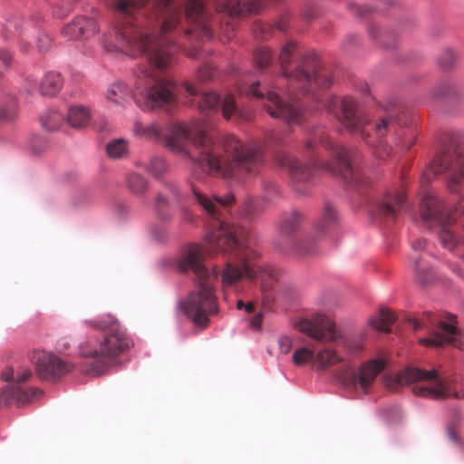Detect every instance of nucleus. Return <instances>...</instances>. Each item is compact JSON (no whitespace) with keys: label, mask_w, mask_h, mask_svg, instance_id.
Listing matches in <instances>:
<instances>
[{"label":"nucleus","mask_w":464,"mask_h":464,"mask_svg":"<svg viewBox=\"0 0 464 464\" xmlns=\"http://www.w3.org/2000/svg\"><path fill=\"white\" fill-rule=\"evenodd\" d=\"M171 63L164 68H158L155 65L142 66L139 69L133 99L137 106L142 110H154L164 108L171 110L177 104L176 86L170 81L160 76V72L168 69Z\"/></svg>","instance_id":"obj_10"},{"label":"nucleus","mask_w":464,"mask_h":464,"mask_svg":"<svg viewBox=\"0 0 464 464\" xmlns=\"http://www.w3.org/2000/svg\"><path fill=\"white\" fill-rule=\"evenodd\" d=\"M129 97V91L122 82L112 84L107 92V99L115 104H122Z\"/></svg>","instance_id":"obj_35"},{"label":"nucleus","mask_w":464,"mask_h":464,"mask_svg":"<svg viewBox=\"0 0 464 464\" xmlns=\"http://www.w3.org/2000/svg\"><path fill=\"white\" fill-rule=\"evenodd\" d=\"M255 59L256 65L260 69H265L269 66L272 62V53L266 46L259 47L255 53Z\"/></svg>","instance_id":"obj_43"},{"label":"nucleus","mask_w":464,"mask_h":464,"mask_svg":"<svg viewBox=\"0 0 464 464\" xmlns=\"http://www.w3.org/2000/svg\"><path fill=\"white\" fill-rule=\"evenodd\" d=\"M314 361L312 362V367L315 371H324L344 361L343 357L338 355L336 351L331 348L320 350L316 355L314 354Z\"/></svg>","instance_id":"obj_25"},{"label":"nucleus","mask_w":464,"mask_h":464,"mask_svg":"<svg viewBox=\"0 0 464 464\" xmlns=\"http://www.w3.org/2000/svg\"><path fill=\"white\" fill-rule=\"evenodd\" d=\"M451 269L458 276L464 279V271L459 269L457 265L452 266Z\"/></svg>","instance_id":"obj_56"},{"label":"nucleus","mask_w":464,"mask_h":464,"mask_svg":"<svg viewBox=\"0 0 464 464\" xmlns=\"http://www.w3.org/2000/svg\"><path fill=\"white\" fill-rule=\"evenodd\" d=\"M296 53V43L290 41L283 45L278 56L283 77H279L277 81L287 82V91L290 94L295 91L302 94L312 93L316 87L322 90L328 89L332 83L329 72L321 65L314 53L304 55L294 72L286 69Z\"/></svg>","instance_id":"obj_9"},{"label":"nucleus","mask_w":464,"mask_h":464,"mask_svg":"<svg viewBox=\"0 0 464 464\" xmlns=\"http://www.w3.org/2000/svg\"><path fill=\"white\" fill-rule=\"evenodd\" d=\"M458 59L457 53L451 48L442 50L438 57V64L442 70L452 68Z\"/></svg>","instance_id":"obj_41"},{"label":"nucleus","mask_w":464,"mask_h":464,"mask_svg":"<svg viewBox=\"0 0 464 464\" xmlns=\"http://www.w3.org/2000/svg\"><path fill=\"white\" fill-rule=\"evenodd\" d=\"M5 37L13 42L22 53L32 49V40L36 37V47L40 53L50 50L53 44L51 36L39 29L32 21H25L20 15L8 19L5 24Z\"/></svg>","instance_id":"obj_15"},{"label":"nucleus","mask_w":464,"mask_h":464,"mask_svg":"<svg viewBox=\"0 0 464 464\" xmlns=\"http://www.w3.org/2000/svg\"><path fill=\"white\" fill-rule=\"evenodd\" d=\"M32 147H33V150H34L36 153H39V152L42 150V149H38V148L36 147V144H34V142L32 144Z\"/></svg>","instance_id":"obj_61"},{"label":"nucleus","mask_w":464,"mask_h":464,"mask_svg":"<svg viewBox=\"0 0 464 464\" xmlns=\"http://www.w3.org/2000/svg\"><path fill=\"white\" fill-rule=\"evenodd\" d=\"M216 72L212 64L207 63L198 68L197 72V81L198 82H206L215 77Z\"/></svg>","instance_id":"obj_45"},{"label":"nucleus","mask_w":464,"mask_h":464,"mask_svg":"<svg viewBox=\"0 0 464 464\" xmlns=\"http://www.w3.org/2000/svg\"><path fill=\"white\" fill-rule=\"evenodd\" d=\"M244 306H245V304H244V302H243L242 300L237 301V307L238 309H241V308H243Z\"/></svg>","instance_id":"obj_60"},{"label":"nucleus","mask_w":464,"mask_h":464,"mask_svg":"<svg viewBox=\"0 0 464 464\" xmlns=\"http://www.w3.org/2000/svg\"><path fill=\"white\" fill-rule=\"evenodd\" d=\"M337 220V213L333 205L325 203L323 210L322 220L316 227L318 233L325 232Z\"/></svg>","instance_id":"obj_33"},{"label":"nucleus","mask_w":464,"mask_h":464,"mask_svg":"<svg viewBox=\"0 0 464 464\" xmlns=\"http://www.w3.org/2000/svg\"><path fill=\"white\" fill-rule=\"evenodd\" d=\"M294 326L314 341L324 343L337 342L345 353L350 355L360 354L364 349L362 335L338 334L334 323L321 314L302 318L295 323Z\"/></svg>","instance_id":"obj_13"},{"label":"nucleus","mask_w":464,"mask_h":464,"mask_svg":"<svg viewBox=\"0 0 464 464\" xmlns=\"http://www.w3.org/2000/svg\"><path fill=\"white\" fill-rule=\"evenodd\" d=\"M341 122L351 133H359L362 139L375 150V154L384 160L392 153L385 137L394 135L396 145L410 150L416 140L411 128L408 126V119L399 110L386 111L373 121L359 111L356 102L351 97H343L341 102Z\"/></svg>","instance_id":"obj_4"},{"label":"nucleus","mask_w":464,"mask_h":464,"mask_svg":"<svg viewBox=\"0 0 464 464\" xmlns=\"http://www.w3.org/2000/svg\"><path fill=\"white\" fill-rule=\"evenodd\" d=\"M130 190L137 195H142L149 188L148 180L140 174H130L128 178Z\"/></svg>","instance_id":"obj_39"},{"label":"nucleus","mask_w":464,"mask_h":464,"mask_svg":"<svg viewBox=\"0 0 464 464\" xmlns=\"http://www.w3.org/2000/svg\"><path fill=\"white\" fill-rule=\"evenodd\" d=\"M452 158L453 156L449 152H443L437 155L432 163L424 171L423 179L430 181L432 178L443 173L450 168Z\"/></svg>","instance_id":"obj_27"},{"label":"nucleus","mask_w":464,"mask_h":464,"mask_svg":"<svg viewBox=\"0 0 464 464\" xmlns=\"http://www.w3.org/2000/svg\"><path fill=\"white\" fill-rule=\"evenodd\" d=\"M274 26L276 27L280 31H285L286 29V21L282 19V20L278 21L277 23H276Z\"/></svg>","instance_id":"obj_55"},{"label":"nucleus","mask_w":464,"mask_h":464,"mask_svg":"<svg viewBox=\"0 0 464 464\" xmlns=\"http://www.w3.org/2000/svg\"><path fill=\"white\" fill-rule=\"evenodd\" d=\"M33 377L32 371L26 366H20L16 370L7 365L1 372L0 378L5 382H12L0 390V407L9 405L15 401L18 406L24 405L35 397L40 390L36 388H24L23 383Z\"/></svg>","instance_id":"obj_17"},{"label":"nucleus","mask_w":464,"mask_h":464,"mask_svg":"<svg viewBox=\"0 0 464 464\" xmlns=\"http://www.w3.org/2000/svg\"><path fill=\"white\" fill-rule=\"evenodd\" d=\"M155 208L158 217L163 220L168 221L171 218L170 201L164 193H159L156 197Z\"/></svg>","instance_id":"obj_37"},{"label":"nucleus","mask_w":464,"mask_h":464,"mask_svg":"<svg viewBox=\"0 0 464 464\" xmlns=\"http://www.w3.org/2000/svg\"><path fill=\"white\" fill-rule=\"evenodd\" d=\"M427 242L423 238H418L411 243V251L409 259L415 273V280L422 285L431 283L435 274L430 265V254L426 251Z\"/></svg>","instance_id":"obj_21"},{"label":"nucleus","mask_w":464,"mask_h":464,"mask_svg":"<svg viewBox=\"0 0 464 464\" xmlns=\"http://www.w3.org/2000/svg\"><path fill=\"white\" fill-rule=\"evenodd\" d=\"M206 250L199 245H188L182 253L179 269L181 272L191 270L198 284L187 300L182 304L186 315L198 327L207 328L209 317L218 312V299L214 289L208 283L211 274L204 264Z\"/></svg>","instance_id":"obj_7"},{"label":"nucleus","mask_w":464,"mask_h":464,"mask_svg":"<svg viewBox=\"0 0 464 464\" xmlns=\"http://www.w3.org/2000/svg\"><path fill=\"white\" fill-rule=\"evenodd\" d=\"M253 212V205L252 202L248 201L246 203L245 208H244V215L246 218H249L252 215Z\"/></svg>","instance_id":"obj_54"},{"label":"nucleus","mask_w":464,"mask_h":464,"mask_svg":"<svg viewBox=\"0 0 464 464\" xmlns=\"http://www.w3.org/2000/svg\"><path fill=\"white\" fill-rule=\"evenodd\" d=\"M140 166L154 177H160L169 169L168 163L160 156H152L147 161H141Z\"/></svg>","instance_id":"obj_32"},{"label":"nucleus","mask_w":464,"mask_h":464,"mask_svg":"<svg viewBox=\"0 0 464 464\" xmlns=\"http://www.w3.org/2000/svg\"><path fill=\"white\" fill-rule=\"evenodd\" d=\"M409 322L414 331L425 328L430 332L429 337L419 340L421 345L440 348L450 344L462 349V341L459 338V332L452 323H445L430 312L423 313L421 319L412 318L409 319Z\"/></svg>","instance_id":"obj_16"},{"label":"nucleus","mask_w":464,"mask_h":464,"mask_svg":"<svg viewBox=\"0 0 464 464\" xmlns=\"http://www.w3.org/2000/svg\"><path fill=\"white\" fill-rule=\"evenodd\" d=\"M63 85V80L60 73L55 72H47L43 78L39 90L43 96H54Z\"/></svg>","instance_id":"obj_26"},{"label":"nucleus","mask_w":464,"mask_h":464,"mask_svg":"<svg viewBox=\"0 0 464 464\" xmlns=\"http://www.w3.org/2000/svg\"><path fill=\"white\" fill-rule=\"evenodd\" d=\"M28 82H32V86L29 88V92H32L36 88V81L34 79L28 78Z\"/></svg>","instance_id":"obj_59"},{"label":"nucleus","mask_w":464,"mask_h":464,"mask_svg":"<svg viewBox=\"0 0 464 464\" xmlns=\"http://www.w3.org/2000/svg\"><path fill=\"white\" fill-rule=\"evenodd\" d=\"M244 308L247 313H252L255 310V305L252 302H248L247 304H245Z\"/></svg>","instance_id":"obj_58"},{"label":"nucleus","mask_w":464,"mask_h":464,"mask_svg":"<svg viewBox=\"0 0 464 464\" xmlns=\"http://www.w3.org/2000/svg\"><path fill=\"white\" fill-rule=\"evenodd\" d=\"M453 92V87L449 82H442L440 83L435 89H434V96L436 97H444L449 96Z\"/></svg>","instance_id":"obj_47"},{"label":"nucleus","mask_w":464,"mask_h":464,"mask_svg":"<svg viewBox=\"0 0 464 464\" xmlns=\"http://www.w3.org/2000/svg\"><path fill=\"white\" fill-rule=\"evenodd\" d=\"M28 359L35 366L39 378L44 380L54 381L72 369L69 362L45 351L34 350L28 353Z\"/></svg>","instance_id":"obj_19"},{"label":"nucleus","mask_w":464,"mask_h":464,"mask_svg":"<svg viewBox=\"0 0 464 464\" xmlns=\"http://www.w3.org/2000/svg\"><path fill=\"white\" fill-rule=\"evenodd\" d=\"M221 108L223 116L227 120H230L232 117L242 121L250 120L249 113L244 112L243 111L238 109L235 101V97L232 94H227L224 98Z\"/></svg>","instance_id":"obj_31"},{"label":"nucleus","mask_w":464,"mask_h":464,"mask_svg":"<svg viewBox=\"0 0 464 464\" xmlns=\"http://www.w3.org/2000/svg\"><path fill=\"white\" fill-rule=\"evenodd\" d=\"M268 0H188L185 15L191 28L186 31L196 39L202 41L214 37L215 27L222 26L223 20H228L246 14L259 12Z\"/></svg>","instance_id":"obj_6"},{"label":"nucleus","mask_w":464,"mask_h":464,"mask_svg":"<svg viewBox=\"0 0 464 464\" xmlns=\"http://www.w3.org/2000/svg\"><path fill=\"white\" fill-rule=\"evenodd\" d=\"M86 324L94 329L105 331L103 339L97 347H91L88 343L80 345L81 354L90 359V362H86L85 372L98 376L133 343L120 322L111 315L101 320L88 321Z\"/></svg>","instance_id":"obj_8"},{"label":"nucleus","mask_w":464,"mask_h":464,"mask_svg":"<svg viewBox=\"0 0 464 464\" xmlns=\"http://www.w3.org/2000/svg\"><path fill=\"white\" fill-rule=\"evenodd\" d=\"M213 276L217 278L218 277V272L214 271Z\"/></svg>","instance_id":"obj_64"},{"label":"nucleus","mask_w":464,"mask_h":464,"mask_svg":"<svg viewBox=\"0 0 464 464\" xmlns=\"http://www.w3.org/2000/svg\"><path fill=\"white\" fill-rule=\"evenodd\" d=\"M273 29L272 24L265 22H256L253 28L256 37L259 40H266L270 37Z\"/></svg>","instance_id":"obj_44"},{"label":"nucleus","mask_w":464,"mask_h":464,"mask_svg":"<svg viewBox=\"0 0 464 464\" xmlns=\"http://www.w3.org/2000/svg\"><path fill=\"white\" fill-rule=\"evenodd\" d=\"M117 18L102 39L109 53L143 54L148 63L164 68L176 52L165 34L176 28L182 13L174 0H105Z\"/></svg>","instance_id":"obj_1"},{"label":"nucleus","mask_w":464,"mask_h":464,"mask_svg":"<svg viewBox=\"0 0 464 464\" xmlns=\"http://www.w3.org/2000/svg\"><path fill=\"white\" fill-rule=\"evenodd\" d=\"M350 8L355 14L361 17L366 16L373 11L372 8L366 5H351Z\"/></svg>","instance_id":"obj_50"},{"label":"nucleus","mask_w":464,"mask_h":464,"mask_svg":"<svg viewBox=\"0 0 464 464\" xmlns=\"http://www.w3.org/2000/svg\"><path fill=\"white\" fill-rule=\"evenodd\" d=\"M464 211V196L457 202L453 212H446L443 200L433 192H427L420 200V212L424 223L440 228L441 245L450 250L455 248L460 239L455 236L450 226L457 220L458 214Z\"/></svg>","instance_id":"obj_12"},{"label":"nucleus","mask_w":464,"mask_h":464,"mask_svg":"<svg viewBox=\"0 0 464 464\" xmlns=\"http://www.w3.org/2000/svg\"><path fill=\"white\" fill-rule=\"evenodd\" d=\"M240 94L249 98L266 99V111L274 118L282 119L287 123H300L304 117V109L299 102L290 101L284 102L280 98L283 92L277 83H261L257 81L244 80L238 85Z\"/></svg>","instance_id":"obj_14"},{"label":"nucleus","mask_w":464,"mask_h":464,"mask_svg":"<svg viewBox=\"0 0 464 464\" xmlns=\"http://www.w3.org/2000/svg\"><path fill=\"white\" fill-rule=\"evenodd\" d=\"M12 63V55L5 49L0 48V75L10 66Z\"/></svg>","instance_id":"obj_46"},{"label":"nucleus","mask_w":464,"mask_h":464,"mask_svg":"<svg viewBox=\"0 0 464 464\" xmlns=\"http://www.w3.org/2000/svg\"><path fill=\"white\" fill-rule=\"evenodd\" d=\"M188 55L194 59H200L202 57V52L199 49L193 47V49L188 53Z\"/></svg>","instance_id":"obj_53"},{"label":"nucleus","mask_w":464,"mask_h":464,"mask_svg":"<svg viewBox=\"0 0 464 464\" xmlns=\"http://www.w3.org/2000/svg\"><path fill=\"white\" fill-rule=\"evenodd\" d=\"M263 315L262 314H257L254 315L250 321V326L254 329H259L262 324Z\"/></svg>","instance_id":"obj_51"},{"label":"nucleus","mask_w":464,"mask_h":464,"mask_svg":"<svg viewBox=\"0 0 464 464\" xmlns=\"http://www.w3.org/2000/svg\"><path fill=\"white\" fill-rule=\"evenodd\" d=\"M314 353L308 348H299L293 354V362L296 366L304 365L314 361Z\"/></svg>","instance_id":"obj_42"},{"label":"nucleus","mask_w":464,"mask_h":464,"mask_svg":"<svg viewBox=\"0 0 464 464\" xmlns=\"http://www.w3.org/2000/svg\"><path fill=\"white\" fill-rule=\"evenodd\" d=\"M453 380L449 376H441L436 370H421L415 367H407L398 372L394 377L387 379L386 386L392 392H397L403 385H410L419 382L412 388V392L417 396L430 398L435 400L447 399L453 397L455 399L464 398L457 391H452Z\"/></svg>","instance_id":"obj_11"},{"label":"nucleus","mask_w":464,"mask_h":464,"mask_svg":"<svg viewBox=\"0 0 464 464\" xmlns=\"http://www.w3.org/2000/svg\"><path fill=\"white\" fill-rule=\"evenodd\" d=\"M368 31H369L370 36L373 40L377 41L380 44H382V46L387 47V48L392 47V44L389 43H386V41H385L386 38L391 39V40L394 39V35L392 33L384 32V31L381 30L378 25L373 24L369 25Z\"/></svg>","instance_id":"obj_40"},{"label":"nucleus","mask_w":464,"mask_h":464,"mask_svg":"<svg viewBox=\"0 0 464 464\" xmlns=\"http://www.w3.org/2000/svg\"><path fill=\"white\" fill-rule=\"evenodd\" d=\"M278 191L277 187L275 184H268L266 187V197L270 199L273 194H276Z\"/></svg>","instance_id":"obj_52"},{"label":"nucleus","mask_w":464,"mask_h":464,"mask_svg":"<svg viewBox=\"0 0 464 464\" xmlns=\"http://www.w3.org/2000/svg\"><path fill=\"white\" fill-rule=\"evenodd\" d=\"M106 151L111 159H120L129 152L128 142L123 139L110 141L106 146Z\"/></svg>","instance_id":"obj_36"},{"label":"nucleus","mask_w":464,"mask_h":464,"mask_svg":"<svg viewBox=\"0 0 464 464\" xmlns=\"http://www.w3.org/2000/svg\"><path fill=\"white\" fill-rule=\"evenodd\" d=\"M198 203L214 219L213 229L208 234L207 241L214 253H228L229 257L221 273L224 286H232L246 278L254 281L265 276L276 277L275 269L263 261L260 253L245 245L247 228L245 226L227 225L221 219V208L234 201L233 195L211 198L193 188Z\"/></svg>","instance_id":"obj_3"},{"label":"nucleus","mask_w":464,"mask_h":464,"mask_svg":"<svg viewBox=\"0 0 464 464\" xmlns=\"http://www.w3.org/2000/svg\"><path fill=\"white\" fill-rule=\"evenodd\" d=\"M319 143L330 151L331 160L322 161L314 158L309 162H304L285 157L280 161L282 166H287L294 188L297 193L304 194L305 192L300 186L311 179L316 169H322L334 176H339L350 184L363 183L361 171L352 166L351 152L343 146L335 145L330 140L324 127H317L310 131L304 143L305 150L314 151Z\"/></svg>","instance_id":"obj_5"},{"label":"nucleus","mask_w":464,"mask_h":464,"mask_svg":"<svg viewBox=\"0 0 464 464\" xmlns=\"http://www.w3.org/2000/svg\"><path fill=\"white\" fill-rule=\"evenodd\" d=\"M278 345L280 352L284 354H287L292 348V340L287 336H281L278 339Z\"/></svg>","instance_id":"obj_49"},{"label":"nucleus","mask_w":464,"mask_h":464,"mask_svg":"<svg viewBox=\"0 0 464 464\" xmlns=\"http://www.w3.org/2000/svg\"><path fill=\"white\" fill-rule=\"evenodd\" d=\"M384 367L385 362L382 359H373L362 364L358 373L352 372L351 375L347 376L344 372H340L338 379L344 385L360 386L364 393H368L370 387Z\"/></svg>","instance_id":"obj_20"},{"label":"nucleus","mask_w":464,"mask_h":464,"mask_svg":"<svg viewBox=\"0 0 464 464\" xmlns=\"http://www.w3.org/2000/svg\"><path fill=\"white\" fill-rule=\"evenodd\" d=\"M453 153L459 170L450 176L448 188L451 192H457L459 184L464 179V150L459 147Z\"/></svg>","instance_id":"obj_30"},{"label":"nucleus","mask_w":464,"mask_h":464,"mask_svg":"<svg viewBox=\"0 0 464 464\" xmlns=\"http://www.w3.org/2000/svg\"><path fill=\"white\" fill-rule=\"evenodd\" d=\"M17 116L16 101L11 97L6 103L0 104V124L10 122Z\"/></svg>","instance_id":"obj_38"},{"label":"nucleus","mask_w":464,"mask_h":464,"mask_svg":"<svg viewBox=\"0 0 464 464\" xmlns=\"http://www.w3.org/2000/svg\"><path fill=\"white\" fill-rule=\"evenodd\" d=\"M448 435L450 437V439L454 441V442H457L458 441V436H457V433L451 430V429H449L448 430Z\"/></svg>","instance_id":"obj_57"},{"label":"nucleus","mask_w":464,"mask_h":464,"mask_svg":"<svg viewBox=\"0 0 464 464\" xmlns=\"http://www.w3.org/2000/svg\"><path fill=\"white\" fill-rule=\"evenodd\" d=\"M165 189L166 192L170 195L172 200H179V192L176 183L172 181L165 182Z\"/></svg>","instance_id":"obj_48"},{"label":"nucleus","mask_w":464,"mask_h":464,"mask_svg":"<svg viewBox=\"0 0 464 464\" xmlns=\"http://www.w3.org/2000/svg\"><path fill=\"white\" fill-rule=\"evenodd\" d=\"M404 188L391 189L385 192L382 200L376 208V214L387 221H394L408 209Z\"/></svg>","instance_id":"obj_22"},{"label":"nucleus","mask_w":464,"mask_h":464,"mask_svg":"<svg viewBox=\"0 0 464 464\" xmlns=\"http://www.w3.org/2000/svg\"><path fill=\"white\" fill-rule=\"evenodd\" d=\"M64 116L57 111H50L41 116L42 126L48 131L56 130L63 123Z\"/></svg>","instance_id":"obj_34"},{"label":"nucleus","mask_w":464,"mask_h":464,"mask_svg":"<svg viewBox=\"0 0 464 464\" xmlns=\"http://www.w3.org/2000/svg\"><path fill=\"white\" fill-rule=\"evenodd\" d=\"M133 132L136 136L162 142L170 151L190 159L204 172L213 176L251 177L259 173L264 160L258 147L245 146L232 135L225 137L222 143H217L209 134L200 131L194 135L181 123L161 127L155 121L149 124L136 121Z\"/></svg>","instance_id":"obj_2"},{"label":"nucleus","mask_w":464,"mask_h":464,"mask_svg":"<svg viewBox=\"0 0 464 464\" xmlns=\"http://www.w3.org/2000/svg\"><path fill=\"white\" fill-rule=\"evenodd\" d=\"M326 109H327L328 111H332L331 104H327V105H326Z\"/></svg>","instance_id":"obj_63"},{"label":"nucleus","mask_w":464,"mask_h":464,"mask_svg":"<svg viewBox=\"0 0 464 464\" xmlns=\"http://www.w3.org/2000/svg\"><path fill=\"white\" fill-rule=\"evenodd\" d=\"M395 320L396 317L392 311L386 308H381L378 314L371 318L369 323L375 330L388 334L391 332L390 326Z\"/></svg>","instance_id":"obj_29"},{"label":"nucleus","mask_w":464,"mask_h":464,"mask_svg":"<svg viewBox=\"0 0 464 464\" xmlns=\"http://www.w3.org/2000/svg\"><path fill=\"white\" fill-rule=\"evenodd\" d=\"M347 41H354L355 40V37L354 36H348L346 38Z\"/></svg>","instance_id":"obj_62"},{"label":"nucleus","mask_w":464,"mask_h":464,"mask_svg":"<svg viewBox=\"0 0 464 464\" xmlns=\"http://www.w3.org/2000/svg\"><path fill=\"white\" fill-rule=\"evenodd\" d=\"M91 119V112L84 106L71 107L67 114V121L72 128H84Z\"/></svg>","instance_id":"obj_28"},{"label":"nucleus","mask_w":464,"mask_h":464,"mask_svg":"<svg viewBox=\"0 0 464 464\" xmlns=\"http://www.w3.org/2000/svg\"><path fill=\"white\" fill-rule=\"evenodd\" d=\"M302 219V214L297 210L282 215L278 225L282 242L278 241L276 244L278 250L285 253L293 252L298 256H308L314 253L315 245L311 239L299 238L295 235Z\"/></svg>","instance_id":"obj_18"},{"label":"nucleus","mask_w":464,"mask_h":464,"mask_svg":"<svg viewBox=\"0 0 464 464\" xmlns=\"http://www.w3.org/2000/svg\"><path fill=\"white\" fill-rule=\"evenodd\" d=\"M185 91L188 95L196 97L199 95L198 102V108L204 113L211 112L216 111L220 103V97L214 92H204L199 94V91L196 86L190 82L185 84Z\"/></svg>","instance_id":"obj_24"},{"label":"nucleus","mask_w":464,"mask_h":464,"mask_svg":"<svg viewBox=\"0 0 464 464\" xmlns=\"http://www.w3.org/2000/svg\"><path fill=\"white\" fill-rule=\"evenodd\" d=\"M99 31L95 19L77 16L62 29V35L68 40L88 38Z\"/></svg>","instance_id":"obj_23"}]
</instances>
